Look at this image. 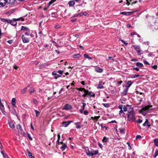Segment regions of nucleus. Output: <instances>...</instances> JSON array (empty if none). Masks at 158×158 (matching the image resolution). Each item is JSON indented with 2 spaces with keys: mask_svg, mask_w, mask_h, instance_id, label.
I'll return each mask as SVG.
<instances>
[{
  "mask_svg": "<svg viewBox=\"0 0 158 158\" xmlns=\"http://www.w3.org/2000/svg\"><path fill=\"white\" fill-rule=\"evenodd\" d=\"M84 56L85 58H86L88 59L89 60H91L92 59V58L88 56V55L87 54H84Z\"/></svg>",
  "mask_w": 158,
  "mask_h": 158,
  "instance_id": "obj_33",
  "label": "nucleus"
},
{
  "mask_svg": "<svg viewBox=\"0 0 158 158\" xmlns=\"http://www.w3.org/2000/svg\"><path fill=\"white\" fill-rule=\"evenodd\" d=\"M63 71L61 70H59L57 71V73H59L61 75L63 73Z\"/></svg>",
  "mask_w": 158,
  "mask_h": 158,
  "instance_id": "obj_48",
  "label": "nucleus"
},
{
  "mask_svg": "<svg viewBox=\"0 0 158 158\" xmlns=\"http://www.w3.org/2000/svg\"><path fill=\"white\" fill-rule=\"evenodd\" d=\"M15 0H6V3L13 4L14 3Z\"/></svg>",
  "mask_w": 158,
  "mask_h": 158,
  "instance_id": "obj_19",
  "label": "nucleus"
},
{
  "mask_svg": "<svg viewBox=\"0 0 158 158\" xmlns=\"http://www.w3.org/2000/svg\"><path fill=\"white\" fill-rule=\"evenodd\" d=\"M27 88L26 87L24 88L23 89H22L21 92L23 94H25L27 90Z\"/></svg>",
  "mask_w": 158,
  "mask_h": 158,
  "instance_id": "obj_36",
  "label": "nucleus"
},
{
  "mask_svg": "<svg viewBox=\"0 0 158 158\" xmlns=\"http://www.w3.org/2000/svg\"><path fill=\"white\" fill-rule=\"evenodd\" d=\"M52 74L54 76L55 78L56 79L61 76L60 75L57 74V71H54L52 73Z\"/></svg>",
  "mask_w": 158,
  "mask_h": 158,
  "instance_id": "obj_11",
  "label": "nucleus"
},
{
  "mask_svg": "<svg viewBox=\"0 0 158 158\" xmlns=\"http://www.w3.org/2000/svg\"><path fill=\"white\" fill-rule=\"evenodd\" d=\"M80 123L79 122L75 123V125H76V128L77 129L80 128L81 127V126H80Z\"/></svg>",
  "mask_w": 158,
  "mask_h": 158,
  "instance_id": "obj_28",
  "label": "nucleus"
},
{
  "mask_svg": "<svg viewBox=\"0 0 158 158\" xmlns=\"http://www.w3.org/2000/svg\"><path fill=\"white\" fill-rule=\"evenodd\" d=\"M127 105L126 106L123 105V110L124 111H127Z\"/></svg>",
  "mask_w": 158,
  "mask_h": 158,
  "instance_id": "obj_37",
  "label": "nucleus"
},
{
  "mask_svg": "<svg viewBox=\"0 0 158 158\" xmlns=\"http://www.w3.org/2000/svg\"><path fill=\"white\" fill-rule=\"evenodd\" d=\"M141 135H137L136 136L135 138H136V139H139V138H141Z\"/></svg>",
  "mask_w": 158,
  "mask_h": 158,
  "instance_id": "obj_57",
  "label": "nucleus"
},
{
  "mask_svg": "<svg viewBox=\"0 0 158 158\" xmlns=\"http://www.w3.org/2000/svg\"><path fill=\"white\" fill-rule=\"evenodd\" d=\"M128 89H127V88L124 90L121 93V95L122 96H124L126 95L127 91Z\"/></svg>",
  "mask_w": 158,
  "mask_h": 158,
  "instance_id": "obj_18",
  "label": "nucleus"
},
{
  "mask_svg": "<svg viewBox=\"0 0 158 158\" xmlns=\"http://www.w3.org/2000/svg\"><path fill=\"white\" fill-rule=\"evenodd\" d=\"M88 93V95L90 97H94V96L95 95V94H94V93L92 92H89V91Z\"/></svg>",
  "mask_w": 158,
  "mask_h": 158,
  "instance_id": "obj_27",
  "label": "nucleus"
},
{
  "mask_svg": "<svg viewBox=\"0 0 158 158\" xmlns=\"http://www.w3.org/2000/svg\"><path fill=\"white\" fill-rule=\"evenodd\" d=\"M154 142L155 144L158 147V139H156L154 140Z\"/></svg>",
  "mask_w": 158,
  "mask_h": 158,
  "instance_id": "obj_32",
  "label": "nucleus"
},
{
  "mask_svg": "<svg viewBox=\"0 0 158 158\" xmlns=\"http://www.w3.org/2000/svg\"><path fill=\"white\" fill-rule=\"evenodd\" d=\"M88 114V112L87 110H85L84 112V114L85 115H87Z\"/></svg>",
  "mask_w": 158,
  "mask_h": 158,
  "instance_id": "obj_56",
  "label": "nucleus"
},
{
  "mask_svg": "<svg viewBox=\"0 0 158 158\" xmlns=\"http://www.w3.org/2000/svg\"><path fill=\"white\" fill-rule=\"evenodd\" d=\"M132 12H127V15H131L132 14Z\"/></svg>",
  "mask_w": 158,
  "mask_h": 158,
  "instance_id": "obj_63",
  "label": "nucleus"
},
{
  "mask_svg": "<svg viewBox=\"0 0 158 158\" xmlns=\"http://www.w3.org/2000/svg\"><path fill=\"white\" fill-rule=\"evenodd\" d=\"M148 121L147 119H146L145 122L143 124V126H146L148 125Z\"/></svg>",
  "mask_w": 158,
  "mask_h": 158,
  "instance_id": "obj_42",
  "label": "nucleus"
},
{
  "mask_svg": "<svg viewBox=\"0 0 158 158\" xmlns=\"http://www.w3.org/2000/svg\"><path fill=\"white\" fill-rule=\"evenodd\" d=\"M29 91L30 94H31L32 93L34 92V90L33 88H31L29 89Z\"/></svg>",
  "mask_w": 158,
  "mask_h": 158,
  "instance_id": "obj_45",
  "label": "nucleus"
},
{
  "mask_svg": "<svg viewBox=\"0 0 158 158\" xmlns=\"http://www.w3.org/2000/svg\"><path fill=\"white\" fill-rule=\"evenodd\" d=\"M109 139L108 138L106 137H104L102 139V141L103 143H106L108 141Z\"/></svg>",
  "mask_w": 158,
  "mask_h": 158,
  "instance_id": "obj_22",
  "label": "nucleus"
},
{
  "mask_svg": "<svg viewBox=\"0 0 158 158\" xmlns=\"http://www.w3.org/2000/svg\"><path fill=\"white\" fill-rule=\"evenodd\" d=\"M6 3V0H0V7L4 6Z\"/></svg>",
  "mask_w": 158,
  "mask_h": 158,
  "instance_id": "obj_10",
  "label": "nucleus"
},
{
  "mask_svg": "<svg viewBox=\"0 0 158 158\" xmlns=\"http://www.w3.org/2000/svg\"><path fill=\"white\" fill-rule=\"evenodd\" d=\"M128 120L133 122L135 121V114L134 112H131L129 113L127 115Z\"/></svg>",
  "mask_w": 158,
  "mask_h": 158,
  "instance_id": "obj_2",
  "label": "nucleus"
},
{
  "mask_svg": "<svg viewBox=\"0 0 158 158\" xmlns=\"http://www.w3.org/2000/svg\"><path fill=\"white\" fill-rule=\"evenodd\" d=\"M1 153L2 154L3 157L4 158L7 156V155L6 154H5L4 152L3 151L1 152Z\"/></svg>",
  "mask_w": 158,
  "mask_h": 158,
  "instance_id": "obj_46",
  "label": "nucleus"
},
{
  "mask_svg": "<svg viewBox=\"0 0 158 158\" xmlns=\"http://www.w3.org/2000/svg\"><path fill=\"white\" fill-rule=\"evenodd\" d=\"M95 70V71L99 73H102L103 72V69L98 67H96Z\"/></svg>",
  "mask_w": 158,
  "mask_h": 158,
  "instance_id": "obj_14",
  "label": "nucleus"
},
{
  "mask_svg": "<svg viewBox=\"0 0 158 158\" xmlns=\"http://www.w3.org/2000/svg\"><path fill=\"white\" fill-rule=\"evenodd\" d=\"M158 155V150H156L155 154L154 155V157L155 158Z\"/></svg>",
  "mask_w": 158,
  "mask_h": 158,
  "instance_id": "obj_44",
  "label": "nucleus"
},
{
  "mask_svg": "<svg viewBox=\"0 0 158 158\" xmlns=\"http://www.w3.org/2000/svg\"><path fill=\"white\" fill-rule=\"evenodd\" d=\"M133 82H131V81H129L127 82V84L128 85V86H127V88L128 89L130 86L131 85Z\"/></svg>",
  "mask_w": 158,
  "mask_h": 158,
  "instance_id": "obj_24",
  "label": "nucleus"
},
{
  "mask_svg": "<svg viewBox=\"0 0 158 158\" xmlns=\"http://www.w3.org/2000/svg\"><path fill=\"white\" fill-rule=\"evenodd\" d=\"M100 118V116H95L94 117V120H95L96 121H97L98 119Z\"/></svg>",
  "mask_w": 158,
  "mask_h": 158,
  "instance_id": "obj_39",
  "label": "nucleus"
},
{
  "mask_svg": "<svg viewBox=\"0 0 158 158\" xmlns=\"http://www.w3.org/2000/svg\"><path fill=\"white\" fill-rule=\"evenodd\" d=\"M82 110H84L86 106V104L85 103H82Z\"/></svg>",
  "mask_w": 158,
  "mask_h": 158,
  "instance_id": "obj_47",
  "label": "nucleus"
},
{
  "mask_svg": "<svg viewBox=\"0 0 158 158\" xmlns=\"http://www.w3.org/2000/svg\"><path fill=\"white\" fill-rule=\"evenodd\" d=\"M27 136L29 138V139L30 140H32V138L31 137L30 134L29 133H28L27 134Z\"/></svg>",
  "mask_w": 158,
  "mask_h": 158,
  "instance_id": "obj_49",
  "label": "nucleus"
},
{
  "mask_svg": "<svg viewBox=\"0 0 158 158\" xmlns=\"http://www.w3.org/2000/svg\"><path fill=\"white\" fill-rule=\"evenodd\" d=\"M127 144H128V146L129 147L128 149L130 150L131 149V146H130L129 143L128 142H127Z\"/></svg>",
  "mask_w": 158,
  "mask_h": 158,
  "instance_id": "obj_60",
  "label": "nucleus"
},
{
  "mask_svg": "<svg viewBox=\"0 0 158 158\" xmlns=\"http://www.w3.org/2000/svg\"><path fill=\"white\" fill-rule=\"evenodd\" d=\"M137 122L138 123H141L142 122V120L140 119H139L137 121Z\"/></svg>",
  "mask_w": 158,
  "mask_h": 158,
  "instance_id": "obj_53",
  "label": "nucleus"
},
{
  "mask_svg": "<svg viewBox=\"0 0 158 158\" xmlns=\"http://www.w3.org/2000/svg\"><path fill=\"white\" fill-rule=\"evenodd\" d=\"M133 69H134L135 70L137 71H138L139 70V69L137 67L135 68L133 67Z\"/></svg>",
  "mask_w": 158,
  "mask_h": 158,
  "instance_id": "obj_61",
  "label": "nucleus"
},
{
  "mask_svg": "<svg viewBox=\"0 0 158 158\" xmlns=\"http://www.w3.org/2000/svg\"><path fill=\"white\" fill-rule=\"evenodd\" d=\"M136 64L137 66L139 67H142L143 66V65L142 63L139 62L136 63Z\"/></svg>",
  "mask_w": 158,
  "mask_h": 158,
  "instance_id": "obj_29",
  "label": "nucleus"
},
{
  "mask_svg": "<svg viewBox=\"0 0 158 158\" xmlns=\"http://www.w3.org/2000/svg\"><path fill=\"white\" fill-rule=\"evenodd\" d=\"M57 137H58V139L57 141H59L60 140V135L59 134H58L57 135Z\"/></svg>",
  "mask_w": 158,
  "mask_h": 158,
  "instance_id": "obj_59",
  "label": "nucleus"
},
{
  "mask_svg": "<svg viewBox=\"0 0 158 158\" xmlns=\"http://www.w3.org/2000/svg\"><path fill=\"white\" fill-rule=\"evenodd\" d=\"M119 131L120 132L122 133H124V131H125V129H119Z\"/></svg>",
  "mask_w": 158,
  "mask_h": 158,
  "instance_id": "obj_38",
  "label": "nucleus"
},
{
  "mask_svg": "<svg viewBox=\"0 0 158 158\" xmlns=\"http://www.w3.org/2000/svg\"><path fill=\"white\" fill-rule=\"evenodd\" d=\"M17 128L19 132H20L22 135H23L25 134L24 132L23 131L21 126L19 124H18L17 126Z\"/></svg>",
  "mask_w": 158,
  "mask_h": 158,
  "instance_id": "obj_5",
  "label": "nucleus"
},
{
  "mask_svg": "<svg viewBox=\"0 0 158 158\" xmlns=\"http://www.w3.org/2000/svg\"><path fill=\"white\" fill-rule=\"evenodd\" d=\"M56 1V0H51L50 1L48 4V8H49L50 6L52 4L53 2H54Z\"/></svg>",
  "mask_w": 158,
  "mask_h": 158,
  "instance_id": "obj_25",
  "label": "nucleus"
},
{
  "mask_svg": "<svg viewBox=\"0 0 158 158\" xmlns=\"http://www.w3.org/2000/svg\"><path fill=\"white\" fill-rule=\"evenodd\" d=\"M8 20L9 19H2V20L4 22H7L8 23Z\"/></svg>",
  "mask_w": 158,
  "mask_h": 158,
  "instance_id": "obj_62",
  "label": "nucleus"
},
{
  "mask_svg": "<svg viewBox=\"0 0 158 158\" xmlns=\"http://www.w3.org/2000/svg\"><path fill=\"white\" fill-rule=\"evenodd\" d=\"M11 104L14 107H15L16 99L15 98H12L11 100Z\"/></svg>",
  "mask_w": 158,
  "mask_h": 158,
  "instance_id": "obj_16",
  "label": "nucleus"
},
{
  "mask_svg": "<svg viewBox=\"0 0 158 158\" xmlns=\"http://www.w3.org/2000/svg\"><path fill=\"white\" fill-rule=\"evenodd\" d=\"M33 102L35 104H37L38 103L37 101L35 99H33Z\"/></svg>",
  "mask_w": 158,
  "mask_h": 158,
  "instance_id": "obj_55",
  "label": "nucleus"
},
{
  "mask_svg": "<svg viewBox=\"0 0 158 158\" xmlns=\"http://www.w3.org/2000/svg\"><path fill=\"white\" fill-rule=\"evenodd\" d=\"M77 89L79 91H83L84 92V91H85V90H86L84 88H78V89Z\"/></svg>",
  "mask_w": 158,
  "mask_h": 158,
  "instance_id": "obj_43",
  "label": "nucleus"
},
{
  "mask_svg": "<svg viewBox=\"0 0 158 158\" xmlns=\"http://www.w3.org/2000/svg\"><path fill=\"white\" fill-rule=\"evenodd\" d=\"M14 19L15 21L16 22L17 21H19L21 20L22 21H24V19L22 17H20L18 19Z\"/></svg>",
  "mask_w": 158,
  "mask_h": 158,
  "instance_id": "obj_26",
  "label": "nucleus"
},
{
  "mask_svg": "<svg viewBox=\"0 0 158 158\" xmlns=\"http://www.w3.org/2000/svg\"><path fill=\"white\" fill-rule=\"evenodd\" d=\"M15 123L14 122H9V126L10 127L12 128H13L15 127Z\"/></svg>",
  "mask_w": 158,
  "mask_h": 158,
  "instance_id": "obj_15",
  "label": "nucleus"
},
{
  "mask_svg": "<svg viewBox=\"0 0 158 158\" xmlns=\"http://www.w3.org/2000/svg\"><path fill=\"white\" fill-rule=\"evenodd\" d=\"M98 87L99 89H102L103 88L104 86L102 84H99L98 86Z\"/></svg>",
  "mask_w": 158,
  "mask_h": 158,
  "instance_id": "obj_41",
  "label": "nucleus"
},
{
  "mask_svg": "<svg viewBox=\"0 0 158 158\" xmlns=\"http://www.w3.org/2000/svg\"><path fill=\"white\" fill-rule=\"evenodd\" d=\"M102 105L105 107L107 108L110 106V105L108 104L107 103H102Z\"/></svg>",
  "mask_w": 158,
  "mask_h": 158,
  "instance_id": "obj_40",
  "label": "nucleus"
},
{
  "mask_svg": "<svg viewBox=\"0 0 158 158\" xmlns=\"http://www.w3.org/2000/svg\"><path fill=\"white\" fill-rule=\"evenodd\" d=\"M139 76H140V75H137V74H135L134 75V76L133 77V78H135L136 77H139Z\"/></svg>",
  "mask_w": 158,
  "mask_h": 158,
  "instance_id": "obj_51",
  "label": "nucleus"
},
{
  "mask_svg": "<svg viewBox=\"0 0 158 158\" xmlns=\"http://www.w3.org/2000/svg\"><path fill=\"white\" fill-rule=\"evenodd\" d=\"M28 156L30 158H32V155L31 154L29 151H28Z\"/></svg>",
  "mask_w": 158,
  "mask_h": 158,
  "instance_id": "obj_50",
  "label": "nucleus"
},
{
  "mask_svg": "<svg viewBox=\"0 0 158 158\" xmlns=\"http://www.w3.org/2000/svg\"><path fill=\"white\" fill-rule=\"evenodd\" d=\"M80 57H81V56L79 54H77L73 55V57L74 58H79Z\"/></svg>",
  "mask_w": 158,
  "mask_h": 158,
  "instance_id": "obj_30",
  "label": "nucleus"
},
{
  "mask_svg": "<svg viewBox=\"0 0 158 158\" xmlns=\"http://www.w3.org/2000/svg\"><path fill=\"white\" fill-rule=\"evenodd\" d=\"M152 67L153 69H157V66L156 65H154L153 66H152Z\"/></svg>",
  "mask_w": 158,
  "mask_h": 158,
  "instance_id": "obj_54",
  "label": "nucleus"
},
{
  "mask_svg": "<svg viewBox=\"0 0 158 158\" xmlns=\"http://www.w3.org/2000/svg\"><path fill=\"white\" fill-rule=\"evenodd\" d=\"M57 142L59 145L62 144L63 143V142H60L59 141H57Z\"/></svg>",
  "mask_w": 158,
  "mask_h": 158,
  "instance_id": "obj_64",
  "label": "nucleus"
},
{
  "mask_svg": "<svg viewBox=\"0 0 158 158\" xmlns=\"http://www.w3.org/2000/svg\"><path fill=\"white\" fill-rule=\"evenodd\" d=\"M62 145L61 147V149L62 150V151H64L66 148H67V146L64 143L62 144Z\"/></svg>",
  "mask_w": 158,
  "mask_h": 158,
  "instance_id": "obj_21",
  "label": "nucleus"
},
{
  "mask_svg": "<svg viewBox=\"0 0 158 158\" xmlns=\"http://www.w3.org/2000/svg\"><path fill=\"white\" fill-rule=\"evenodd\" d=\"M151 106H147L143 107L141 110V112L144 116L146 115L151 109Z\"/></svg>",
  "mask_w": 158,
  "mask_h": 158,
  "instance_id": "obj_1",
  "label": "nucleus"
},
{
  "mask_svg": "<svg viewBox=\"0 0 158 158\" xmlns=\"http://www.w3.org/2000/svg\"><path fill=\"white\" fill-rule=\"evenodd\" d=\"M86 154L87 155H88L89 156H91V153L90 152V150H89V149H88V151L86 152Z\"/></svg>",
  "mask_w": 158,
  "mask_h": 158,
  "instance_id": "obj_35",
  "label": "nucleus"
},
{
  "mask_svg": "<svg viewBox=\"0 0 158 158\" xmlns=\"http://www.w3.org/2000/svg\"><path fill=\"white\" fill-rule=\"evenodd\" d=\"M123 105L120 104L119 105L118 108L120 110L119 111V114H120L121 113H123Z\"/></svg>",
  "mask_w": 158,
  "mask_h": 158,
  "instance_id": "obj_17",
  "label": "nucleus"
},
{
  "mask_svg": "<svg viewBox=\"0 0 158 158\" xmlns=\"http://www.w3.org/2000/svg\"><path fill=\"white\" fill-rule=\"evenodd\" d=\"M121 14L125 15H127V12H123L121 13Z\"/></svg>",
  "mask_w": 158,
  "mask_h": 158,
  "instance_id": "obj_52",
  "label": "nucleus"
},
{
  "mask_svg": "<svg viewBox=\"0 0 158 158\" xmlns=\"http://www.w3.org/2000/svg\"><path fill=\"white\" fill-rule=\"evenodd\" d=\"M90 152L91 153V156L94 155H96L98 153V150H94L93 149H90Z\"/></svg>",
  "mask_w": 158,
  "mask_h": 158,
  "instance_id": "obj_12",
  "label": "nucleus"
},
{
  "mask_svg": "<svg viewBox=\"0 0 158 158\" xmlns=\"http://www.w3.org/2000/svg\"><path fill=\"white\" fill-rule=\"evenodd\" d=\"M69 4L70 6H72L75 4V2L74 1H71L69 2Z\"/></svg>",
  "mask_w": 158,
  "mask_h": 158,
  "instance_id": "obj_23",
  "label": "nucleus"
},
{
  "mask_svg": "<svg viewBox=\"0 0 158 158\" xmlns=\"http://www.w3.org/2000/svg\"><path fill=\"white\" fill-rule=\"evenodd\" d=\"M98 145L99 147L101 148H102L103 147V146L100 143H98Z\"/></svg>",
  "mask_w": 158,
  "mask_h": 158,
  "instance_id": "obj_58",
  "label": "nucleus"
},
{
  "mask_svg": "<svg viewBox=\"0 0 158 158\" xmlns=\"http://www.w3.org/2000/svg\"><path fill=\"white\" fill-rule=\"evenodd\" d=\"M72 108V106L69 104H66L64 107L63 108V109L65 110H69Z\"/></svg>",
  "mask_w": 158,
  "mask_h": 158,
  "instance_id": "obj_13",
  "label": "nucleus"
},
{
  "mask_svg": "<svg viewBox=\"0 0 158 158\" xmlns=\"http://www.w3.org/2000/svg\"><path fill=\"white\" fill-rule=\"evenodd\" d=\"M22 40L24 43H28L29 41V38L26 37L24 35H22L21 37Z\"/></svg>",
  "mask_w": 158,
  "mask_h": 158,
  "instance_id": "obj_6",
  "label": "nucleus"
},
{
  "mask_svg": "<svg viewBox=\"0 0 158 158\" xmlns=\"http://www.w3.org/2000/svg\"><path fill=\"white\" fill-rule=\"evenodd\" d=\"M8 23H10L12 25L14 26H16L17 24V22L14 19L12 20L10 19L8 20Z\"/></svg>",
  "mask_w": 158,
  "mask_h": 158,
  "instance_id": "obj_7",
  "label": "nucleus"
},
{
  "mask_svg": "<svg viewBox=\"0 0 158 158\" xmlns=\"http://www.w3.org/2000/svg\"><path fill=\"white\" fill-rule=\"evenodd\" d=\"M72 121H69L66 122H63L62 123L63 125L65 127H67L72 122Z\"/></svg>",
  "mask_w": 158,
  "mask_h": 158,
  "instance_id": "obj_9",
  "label": "nucleus"
},
{
  "mask_svg": "<svg viewBox=\"0 0 158 158\" xmlns=\"http://www.w3.org/2000/svg\"><path fill=\"white\" fill-rule=\"evenodd\" d=\"M35 111L36 114V117H39L40 114V112L36 110H35Z\"/></svg>",
  "mask_w": 158,
  "mask_h": 158,
  "instance_id": "obj_34",
  "label": "nucleus"
},
{
  "mask_svg": "<svg viewBox=\"0 0 158 158\" xmlns=\"http://www.w3.org/2000/svg\"><path fill=\"white\" fill-rule=\"evenodd\" d=\"M84 92L85 93L82 95V96L83 97H85L86 96L88 95V93L89 92V91H88L87 90H85Z\"/></svg>",
  "mask_w": 158,
  "mask_h": 158,
  "instance_id": "obj_31",
  "label": "nucleus"
},
{
  "mask_svg": "<svg viewBox=\"0 0 158 158\" xmlns=\"http://www.w3.org/2000/svg\"><path fill=\"white\" fill-rule=\"evenodd\" d=\"M133 46L139 54H142V51L141 50L140 46H139L133 45Z\"/></svg>",
  "mask_w": 158,
  "mask_h": 158,
  "instance_id": "obj_4",
  "label": "nucleus"
},
{
  "mask_svg": "<svg viewBox=\"0 0 158 158\" xmlns=\"http://www.w3.org/2000/svg\"><path fill=\"white\" fill-rule=\"evenodd\" d=\"M127 112H128L129 113H131V112H133V108L131 106L127 105Z\"/></svg>",
  "mask_w": 158,
  "mask_h": 158,
  "instance_id": "obj_8",
  "label": "nucleus"
},
{
  "mask_svg": "<svg viewBox=\"0 0 158 158\" xmlns=\"http://www.w3.org/2000/svg\"><path fill=\"white\" fill-rule=\"evenodd\" d=\"M21 30L24 31V33L26 35L28 36H29V35H30V29L27 27L23 26H22Z\"/></svg>",
  "mask_w": 158,
  "mask_h": 158,
  "instance_id": "obj_3",
  "label": "nucleus"
},
{
  "mask_svg": "<svg viewBox=\"0 0 158 158\" xmlns=\"http://www.w3.org/2000/svg\"><path fill=\"white\" fill-rule=\"evenodd\" d=\"M87 13L85 12H81L80 13H79L77 14V15H79V16H81L83 15L86 16Z\"/></svg>",
  "mask_w": 158,
  "mask_h": 158,
  "instance_id": "obj_20",
  "label": "nucleus"
}]
</instances>
